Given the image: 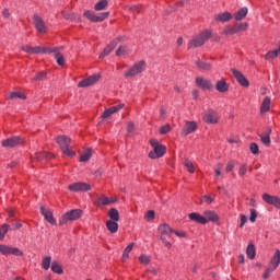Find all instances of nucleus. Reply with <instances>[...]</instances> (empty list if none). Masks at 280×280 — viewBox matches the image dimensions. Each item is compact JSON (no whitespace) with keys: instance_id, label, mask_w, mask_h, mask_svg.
Segmentation results:
<instances>
[{"instance_id":"obj_1","label":"nucleus","mask_w":280,"mask_h":280,"mask_svg":"<svg viewBox=\"0 0 280 280\" xmlns=\"http://www.w3.org/2000/svg\"><path fill=\"white\" fill-rule=\"evenodd\" d=\"M57 143L60 150L66 154V156H74L75 152L71 150V138L67 136L57 137Z\"/></svg>"},{"instance_id":"obj_2","label":"nucleus","mask_w":280,"mask_h":280,"mask_svg":"<svg viewBox=\"0 0 280 280\" xmlns=\"http://www.w3.org/2000/svg\"><path fill=\"white\" fill-rule=\"evenodd\" d=\"M209 38H211V31L207 30L188 43V49H191L192 47H202V45H205Z\"/></svg>"},{"instance_id":"obj_3","label":"nucleus","mask_w":280,"mask_h":280,"mask_svg":"<svg viewBox=\"0 0 280 280\" xmlns=\"http://www.w3.org/2000/svg\"><path fill=\"white\" fill-rule=\"evenodd\" d=\"M279 264H280V250L276 249L269 262V267L266 269V271L262 275V279H268V277H270V275H272V272H275L277 268H279Z\"/></svg>"},{"instance_id":"obj_4","label":"nucleus","mask_w":280,"mask_h":280,"mask_svg":"<svg viewBox=\"0 0 280 280\" xmlns=\"http://www.w3.org/2000/svg\"><path fill=\"white\" fill-rule=\"evenodd\" d=\"M150 144L153 148V151L149 153V159H161L164 156L166 148L163 144H159V140L152 139L150 140Z\"/></svg>"},{"instance_id":"obj_5","label":"nucleus","mask_w":280,"mask_h":280,"mask_svg":"<svg viewBox=\"0 0 280 280\" xmlns=\"http://www.w3.org/2000/svg\"><path fill=\"white\" fill-rule=\"evenodd\" d=\"M82 218V210L81 209H73L66 212L59 220V224L63 226L67 222H74V220H80Z\"/></svg>"},{"instance_id":"obj_6","label":"nucleus","mask_w":280,"mask_h":280,"mask_svg":"<svg viewBox=\"0 0 280 280\" xmlns=\"http://www.w3.org/2000/svg\"><path fill=\"white\" fill-rule=\"evenodd\" d=\"M144 67V60L138 61L127 72H125V78H135V75H139V73L143 72Z\"/></svg>"},{"instance_id":"obj_7","label":"nucleus","mask_w":280,"mask_h":280,"mask_svg":"<svg viewBox=\"0 0 280 280\" xmlns=\"http://www.w3.org/2000/svg\"><path fill=\"white\" fill-rule=\"evenodd\" d=\"M108 12L100 13L98 15L95 14L93 11H85L84 16L89 19V21H92L93 23H102V21H105V19H108Z\"/></svg>"},{"instance_id":"obj_8","label":"nucleus","mask_w":280,"mask_h":280,"mask_svg":"<svg viewBox=\"0 0 280 280\" xmlns=\"http://www.w3.org/2000/svg\"><path fill=\"white\" fill-rule=\"evenodd\" d=\"M1 255H14L15 257H23V252L18 247H10L8 245L0 244Z\"/></svg>"},{"instance_id":"obj_9","label":"nucleus","mask_w":280,"mask_h":280,"mask_svg":"<svg viewBox=\"0 0 280 280\" xmlns=\"http://www.w3.org/2000/svg\"><path fill=\"white\" fill-rule=\"evenodd\" d=\"M33 23H34L36 31L39 34H47V25L45 24V21L43 20V18H40V15L34 14Z\"/></svg>"},{"instance_id":"obj_10","label":"nucleus","mask_w":280,"mask_h":280,"mask_svg":"<svg viewBox=\"0 0 280 280\" xmlns=\"http://www.w3.org/2000/svg\"><path fill=\"white\" fill-rule=\"evenodd\" d=\"M125 39L126 37H118L116 39H113L109 43V45L103 50V52L100 55V58H106V56H108L110 51H113V49H115V47H117V45H119V43H121Z\"/></svg>"},{"instance_id":"obj_11","label":"nucleus","mask_w":280,"mask_h":280,"mask_svg":"<svg viewBox=\"0 0 280 280\" xmlns=\"http://www.w3.org/2000/svg\"><path fill=\"white\" fill-rule=\"evenodd\" d=\"M68 189H69V191H74V192L91 191V185H89L86 183L79 182V183L70 184L68 186Z\"/></svg>"},{"instance_id":"obj_12","label":"nucleus","mask_w":280,"mask_h":280,"mask_svg":"<svg viewBox=\"0 0 280 280\" xmlns=\"http://www.w3.org/2000/svg\"><path fill=\"white\" fill-rule=\"evenodd\" d=\"M21 143H23L21 137H12L1 141L2 148H16V145H21Z\"/></svg>"},{"instance_id":"obj_13","label":"nucleus","mask_w":280,"mask_h":280,"mask_svg":"<svg viewBox=\"0 0 280 280\" xmlns=\"http://www.w3.org/2000/svg\"><path fill=\"white\" fill-rule=\"evenodd\" d=\"M124 106H126V104H124V103H120V104H118L116 106H112V107L105 109L103 112V114L101 115V117L103 119H109V117L112 115H115V113H119L121 110V108H124Z\"/></svg>"},{"instance_id":"obj_14","label":"nucleus","mask_w":280,"mask_h":280,"mask_svg":"<svg viewBox=\"0 0 280 280\" xmlns=\"http://www.w3.org/2000/svg\"><path fill=\"white\" fill-rule=\"evenodd\" d=\"M196 130H198V124L196 121L188 120L183 127L182 135L183 137H187V135H191L196 132Z\"/></svg>"},{"instance_id":"obj_15","label":"nucleus","mask_w":280,"mask_h":280,"mask_svg":"<svg viewBox=\"0 0 280 280\" xmlns=\"http://www.w3.org/2000/svg\"><path fill=\"white\" fill-rule=\"evenodd\" d=\"M195 82L197 86H199V89H202L203 91H211V89H213V83L202 77H197Z\"/></svg>"},{"instance_id":"obj_16","label":"nucleus","mask_w":280,"mask_h":280,"mask_svg":"<svg viewBox=\"0 0 280 280\" xmlns=\"http://www.w3.org/2000/svg\"><path fill=\"white\" fill-rule=\"evenodd\" d=\"M100 80V74H93L81 82L78 83V86L80 89H85L86 86H92V84H95Z\"/></svg>"},{"instance_id":"obj_17","label":"nucleus","mask_w":280,"mask_h":280,"mask_svg":"<svg viewBox=\"0 0 280 280\" xmlns=\"http://www.w3.org/2000/svg\"><path fill=\"white\" fill-rule=\"evenodd\" d=\"M262 200H265L267 202V205H272L273 207H277V209H280V199H279V197L265 192L262 195Z\"/></svg>"},{"instance_id":"obj_18","label":"nucleus","mask_w":280,"mask_h":280,"mask_svg":"<svg viewBox=\"0 0 280 280\" xmlns=\"http://www.w3.org/2000/svg\"><path fill=\"white\" fill-rule=\"evenodd\" d=\"M231 72L233 73L235 80L241 84V86H249L248 81L246 80V77L242 72H240L236 69H232Z\"/></svg>"},{"instance_id":"obj_19","label":"nucleus","mask_w":280,"mask_h":280,"mask_svg":"<svg viewBox=\"0 0 280 280\" xmlns=\"http://www.w3.org/2000/svg\"><path fill=\"white\" fill-rule=\"evenodd\" d=\"M158 231L160 233V237H170V235L174 233V230H172V228L166 223L161 224L158 228Z\"/></svg>"},{"instance_id":"obj_20","label":"nucleus","mask_w":280,"mask_h":280,"mask_svg":"<svg viewBox=\"0 0 280 280\" xmlns=\"http://www.w3.org/2000/svg\"><path fill=\"white\" fill-rule=\"evenodd\" d=\"M206 124H218V113L214 110H208L203 116Z\"/></svg>"},{"instance_id":"obj_21","label":"nucleus","mask_w":280,"mask_h":280,"mask_svg":"<svg viewBox=\"0 0 280 280\" xmlns=\"http://www.w3.org/2000/svg\"><path fill=\"white\" fill-rule=\"evenodd\" d=\"M40 213L42 215H44L45 220L49 222V224H56V220L54 219V213L51 212V210L45 207H40Z\"/></svg>"},{"instance_id":"obj_22","label":"nucleus","mask_w":280,"mask_h":280,"mask_svg":"<svg viewBox=\"0 0 280 280\" xmlns=\"http://www.w3.org/2000/svg\"><path fill=\"white\" fill-rule=\"evenodd\" d=\"M189 220L197 222L198 224H207V219L205 215H200L198 212H191L188 214Z\"/></svg>"},{"instance_id":"obj_23","label":"nucleus","mask_w":280,"mask_h":280,"mask_svg":"<svg viewBox=\"0 0 280 280\" xmlns=\"http://www.w3.org/2000/svg\"><path fill=\"white\" fill-rule=\"evenodd\" d=\"M214 89L219 93H226V91H229V83H226V81L224 79H221V80L217 81Z\"/></svg>"},{"instance_id":"obj_24","label":"nucleus","mask_w":280,"mask_h":280,"mask_svg":"<svg viewBox=\"0 0 280 280\" xmlns=\"http://www.w3.org/2000/svg\"><path fill=\"white\" fill-rule=\"evenodd\" d=\"M233 19V15L229 12H223L214 15V20L219 23H226L228 21H231Z\"/></svg>"},{"instance_id":"obj_25","label":"nucleus","mask_w":280,"mask_h":280,"mask_svg":"<svg viewBox=\"0 0 280 280\" xmlns=\"http://www.w3.org/2000/svg\"><path fill=\"white\" fill-rule=\"evenodd\" d=\"M203 218L206 219V224L208 222H218V213L215 211L207 210L203 212Z\"/></svg>"},{"instance_id":"obj_26","label":"nucleus","mask_w":280,"mask_h":280,"mask_svg":"<svg viewBox=\"0 0 280 280\" xmlns=\"http://www.w3.org/2000/svg\"><path fill=\"white\" fill-rule=\"evenodd\" d=\"M51 156H54L51 153L39 152V153H36L35 159L37 161H39L40 163H47V161H49V159H51Z\"/></svg>"},{"instance_id":"obj_27","label":"nucleus","mask_w":280,"mask_h":280,"mask_svg":"<svg viewBox=\"0 0 280 280\" xmlns=\"http://www.w3.org/2000/svg\"><path fill=\"white\" fill-rule=\"evenodd\" d=\"M246 14H248V8L243 7L234 14V19L235 21H243V19H246Z\"/></svg>"},{"instance_id":"obj_28","label":"nucleus","mask_w":280,"mask_h":280,"mask_svg":"<svg viewBox=\"0 0 280 280\" xmlns=\"http://www.w3.org/2000/svg\"><path fill=\"white\" fill-rule=\"evenodd\" d=\"M268 110H270V97L269 96H267L262 100V103L260 105V115L268 113Z\"/></svg>"},{"instance_id":"obj_29","label":"nucleus","mask_w":280,"mask_h":280,"mask_svg":"<svg viewBox=\"0 0 280 280\" xmlns=\"http://www.w3.org/2000/svg\"><path fill=\"white\" fill-rule=\"evenodd\" d=\"M106 226L109 233H117V231H119V224L117 221H107Z\"/></svg>"},{"instance_id":"obj_30","label":"nucleus","mask_w":280,"mask_h":280,"mask_svg":"<svg viewBox=\"0 0 280 280\" xmlns=\"http://www.w3.org/2000/svg\"><path fill=\"white\" fill-rule=\"evenodd\" d=\"M109 221L119 222V211L116 208H110L108 211Z\"/></svg>"},{"instance_id":"obj_31","label":"nucleus","mask_w":280,"mask_h":280,"mask_svg":"<svg viewBox=\"0 0 280 280\" xmlns=\"http://www.w3.org/2000/svg\"><path fill=\"white\" fill-rule=\"evenodd\" d=\"M232 30L234 34H237L238 32H244L248 30V23H236L235 25L232 26Z\"/></svg>"},{"instance_id":"obj_32","label":"nucleus","mask_w":280,"mask_h":280,"mask_svg":"<svg viewBox=\"0 0 280 280\" xmlns=\"http://www.w3.org/2000/svg\"><path fill=\"white\" fill-rule=\"evenodd\" d=\"M196 67H198V69H201V71H211V63H207L205 61L201 60H197L195 61Z\"/></svg>"},{"instance_id":"obj_33","label":"nucleus","mask_w":280,"mask_h":280,"mask_svg":"<svg viewBox=\"0 0 280 280\" xmlns=\"http://www.w3.org/2000/svg\"><path fill=\"white\" fill-rule=\"evenodd\" d=\"M246 255L249 259H255L256 250L255 245L253 243L247 245Z\"/></svg>"},{"instance_id":"obj_34","label":"nucleus","mask_w":280,"mask_h":280,"mask_svg":"<svg viewBox=\"0 0 280 280\" xmlns=\"http://www.w3.org/2000/svg\"><path fill=\"white\" fill-rule=\"evenodd\" d=\"M55 60L59 67H65V55L58 50L55 55Z\"/></svg>"},{"instance_id":"obj_35","label":"nucleus","mask_w":280,"mask_h":280,"mask_svg":"<svg viewBox=\"0 0 280 280\" xmlns=\"http://www.w3.org/2000/svg\"><path fill=\"white\" fill-rule=\"evenodd\" d=\"M50 267H51V256L44 257L42 260V268H44V270H49Z\"/></svg>"},{"instance_id":"obj_36","label":"nucleus","mask_w":280,"mask_h":280,"mask_svg":"<svg viewBox=\"0 0 280 280\" xmlns=\"http://www.w3.org/2000/svg\"><path fill=\"white\" fill-rule=\"evenodd\" d=\"M106 5H108V0H101L94 5V10L101 12V10H105Z\"/></svg>"},{"instance_id":"obj_37","label":"nucleus","mask_w":280,"mask_h":280,"mask_svg":"<svg viewBox=\"0 0 280 280\" xmlns=\"http://www.w3.org/2000/svg\"><path fill=\"white\" fill-rule=\"evenodd\" d=\"M184 165L190 174H194L196 172V168L194 167V162H191V160H184Z\"/></svg>"},{"instance_id":"obj_38","label":"nucleus","mask_w":280,"mask_h":280,"mask_svg":"<svg viewBox=\"0 0 280 280\" xmlns=\"http://www.w3.org/2000/svg\"><path fill=\"white\" fill-rule=\"evenodd\" d=\"M279 52H280V49L271 50L266 54L265 58H266V60H275V58H277V56H279Z\"/></svg>"},{"instance_id":"obj_39","label":"nucleus","mask_w":280,"mask_h":280,"mask_svg":"<svg viewBox=\"0 0 280 280\" xmlns=\"http://www.w3.org/2000/svg\"><path fill=\"white\" fill-rule=\"evenodd\" d=\"M50 268H51L52 272H55L56 275H62V272H63L62 267H60V265L56 261H54L51 264Z\"/></svg>"},{"instance_id":"obj_40","label":"nucleus","mask_w":280,"mask_h":280,"mask_svg":"<svg viewBox=\"0 0 280 280\" xmlns=\"http://www.w3.org/2000/svg\"><path fill=\"white\" fill-rule=\"evenodd\" d=\"M132 248H135V243L129 244V245L125 248L124 254H122V259H128L130 253L132 252Z\"/></svg>"},{"instance_id":"obj_41","label":"nucleus","mask_w":280,"mask_h":280,"mask_svg":"<svg viewBox=\"0 0 280 280\" xmlns=\"http://www.w3.org/2000/svg\"><path fill=\"white\" fill-rule=\"evenodd\" d=\"M91 159V149H88L83 154L80 156L81 163H86Z\"/></svg>"},{"instance_id":"obj_42","label":"nucleus","mask_w":280,"mask_h":280,"mask_svg":"<svg viewBox=\"0 0 280 280\" xmlns=\"http://www.w3.org/2000/svg\"><path fill=\"white\" fill-rule=\"evenodd\" d=\"M19 98V100H26L25 94L21 93V92H12L9 96L10 100H14V98Z\"/></svg>"},{"instance_id":"obj_43","label":"nucleus","mask_w":280,"mask_h":280,"mask_svg":"<svg viewBox=\"0 0 280 280\" xmlns=\"http://www.w3.org/2000/svg\"><path fill=\"white\" fill-rule=\"evenodd\" d=\"M127 54H128V47L126 46H120L116 50V56H127Z\"/></svg>"},{"instance_id":"obj_44","label":"nucleus","mask_w":280,"mask_h":280,"mask_svg":"<svg viewBox=\"0 0 280 280\" xmlns=\"http://www.w3.org/2000/svg\"><path fill=\"white\" fill-rule=\"evenodd\" d=\"M139 261L142 262L144 266H148V264H150V261H152V258H150V256L148 255H141L139 256Z\"/></svg>"},{"instance_id":"obj_45","label":"nucleus","mask_w":280,"mask_h":280,"mask_svg":"<svg viewBox=\"0 0 280 280\" xmlns=\"http://www.w3.org/2000/svg\"><path fill=\"white\" fill-rule=\"evenodd\" d=\"M97 205H102V206H106V205H110V200L108 199V197L106 196H101L97 200Z\"/></svg>"},{"instance_id":"obj_46","label":"nucleus","mask_w":280,"mask_h":280,"mask_svg":"<svg viewBox=\"0 0 280 280\" xmlns=\"http://www.w3.org/2000/svg\"><path fill=\"white\" fill-rule=\"evenodd\" d=\"M10 229V225L3 224L0 228V240H3L5 237V233H8V230Z\"/></svg>"},{"instance_id":"obj_47","label":"nucleus","mask_w":280,"mask_h":280,"mask_svg":"<svg viewBox=\"0 0 280 280\" xmlns=\"http://www.w3.org/2000/svg\"><path fill=\"white\" fill-rule=\"evenodd\" d=\"M249 150L252 154H259V145H257L255 142L249 144Z\"/></svg>"},{"instance_id":"obj_48","label":"nucleus","mask_w":280,"mask_h":280,"mask_svg":"<svg viewBox=\"0 0 280 280\" xmlns=\"http://www.w3.org/2000/svg\"><path fill=\"white\" fill-rule=\"evenodd\" d=\"M224 167L223 163H218L217 168L214 170V174L217 177L222 176V168Z\"/></svg>"},{"instance_id":"obj_49","label":"nucleus","mask_w":280,"mask_h":280,"mask_svg":"<svg viewBox=\"0 0 280 280\" xmlns=\"http://www.w3.org/2000/svg\"><path fill=\"white\" fill-rule=\"evenodd\" d=\"M235 168V161H230L225 166V172L229 174V172H233Z\"/></svg>"},{"instance_id":"obj_50","label":"nucleus","mask_w":280,"mask_h":280,"mask_svg":"<svg viewBox=\"0 0 280 280\" xmlns=\"http://www.w3.org/2000/svg\"><path fill=\"white\" fill-rule=\"evenodd\" d=\"M261 143L264 145H270V138L269 136L259 135Z\"/></svg>"},{"instance_id":"obj_51","label":"nucleus","mask_w":280,"mask_h":280,"mask_svg":"<svg viewBox=\"0 0 280 280\" xmlns=\"http://www.w3.org/2000/svg\"><path fill=\"white\" fill-rule=\"evenodd\" d=\"M22 51H25V54H34V47L30 45H24L21 47Z\"/></svg>"},{"instance_id":"obj_52","label":"nucleus","mask_w":280,"mask_h":280,"mask_svg":"<svg viewBox=\"0 0 280 280\" xmlns=\"http://www.w3.org/2000/svg\"><path fill=\"white\" fill-rule=\"evenodd\" d=\"M248 172V167L246 164H243L238 170V176H246V173Z\"/></svg>"},{"instance_id":"obj_53","label":"nucleus","mask_w":280,"mask_h":280,"mask_svg":"<svg viewBox=\"0 0 280 280\" xmlns=\"http://www.w3.org/2000/svg\"><path fill=\"white\" fill-rule=\"evenodd\" d=\"M170 130H172V127L170 125H165L160 128V133L167 135V132H170Z\"/></svg>"},{"instance_id":"obj_54","label":"nucleus","mask_w":280,"mask_h":280,"mask_svg":"<svg viewBox=\"0 0 280 280\" xmlns=\"http://www.w3.org/2000/svg\"><path fill=\"white\" fill-rule=\"evenodd\" d=\"M127 10L129 12H141V5H132V7H127Z\"/></svg>"},{"instance_id":"obj_55","label":"nucleus","mask_w":280,"mask_h":280,"mask_svg":"<svg viewBox=\"0 0 280 280\" xmlns=\"http://www.w3.org/2000/svg\"><path fill=\"white\" fill-rule=\"evenodd\" d=\"M249 220H250V222H256V220H257V210L250 209Z\"/></svg>"},{"instance_id":"obj_56","label":"nucleus","mask_w":280,"mask_h":280,"mask_svg":"<svg viewBox=\"0 0 280 280\" xmlns=\"http://www.w3.org/2000/svg\"><path fill=\"white\" fill-rule=\"evenodd\" d=\"M127 132L129 135H132L135 132V124L132 121H129L127 125Z\"/></svg>"},{"instance_id":"obj_57","label":"nucleus","mask_w":280,"mask_h":280,"mask_svg":"<svg viewBox=\"0 0 280 280\" xmlns=\"http://www.w3.org/2000/svg\"><path fill=\"white\" fill-rule=\"evenodd\" d=\"M60 51V48L58 47H54V48H50V47H47L46 48V54H58Z\"/></svg>"},{"instance_id":"obj_58","label":"nucleus","mask_w":280,"mask_h":280,"mask_svg":"<svg viewBox=\"0 0 280 280\" xmlns=\"http://www.w3.org/2000/svg\"><path fill=\"white\" fill-rule=\"evenodd\" d=\"M45 75H47V72L42 71L34 75V80L40 81V80H43V78H45Z\"/></svg>"},{"instance_id":"obj_59","label":"nucleus","mask_w":280,"mask_h":280,"mask_svg":"<svg viewBox=\"0 0 280 280\" xmlns=\"http://www.w3.org/2000/svg\"><path fill=\"white\" fill-rule=\"evenodd\" d=\"M222 34H224L225 36L235 34V33L233 32V26H229V27L224 28L223 32H222Z\"/></svg>"},{"instance_id":"obj_60","label":"nucleus","mask_w":280,"mask_h":280,"mask_svg":"<svg viewBox=\"0 0 280 280\" xmlns=\"http://www.w3.org/2000/svg\"><path fill=\"white\" fill-rule=\"evenodd\" d=\"M21 226H23V224H21L19 222H15V223L9 225L10 231H18V229H21Z\"/></svg>"},{"instance_id":"obj_61","label":"nucleus","mask_w":280,"mask_h":280,"mask_svg":"<svg viewBox=\"0 0 280 280\" xmlns=\"http://www.w3.org/2000/svg\"><path fill=\"white\" fill-rule=\"evenodd\" d=\"M201 202H207V205H211V202H213V198L211 196H203L201 198Z\"/></svg>"},{"instance_id":"obj_62","label":"nucleus","mask_w":280,"mask_h":280,"mask_svg":"<svg viewBox=\"0 0 280 280\" xmlns=\"http://www.w3.org/2000/svg\"><path fill=\"white\" fill-rule=\"evenodd\" d=\"M248 222V218L245 214H241V223H240V229H243L244 224Z\"/></svg>"},{"instance_id":"obj_63","label":"nucleus","mask_w":280,"mask_h":280,"mask_svg":"<svg viewBox=\"0 0 280 280\" xmlns=\"http://www.w3.org/2000/svg\"><path fill=\"white\" fill-rule=\"evenodd\" d=\"M145 220H154V211L153 210H149L145 215H144Z\"/></svg>"},{"instance_id":"obj_64","label":"nucleus","mask_w":280,"mask_h":280,"mask_svg":"<svg viewBox=\"0 0 280 280\" xmlns=\"http://www.w3.org/2000/svg\"><path fill=\"white\" fill-rule=\"evenodd\" d=\"M160 240L163 242L165 246H167L168 248H172V243H170L166 237L160 236Z\"/></svg>"}]
</instances>
